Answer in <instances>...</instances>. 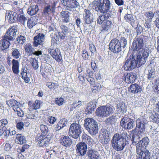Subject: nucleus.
<instances>
[{"label": "nucleus", "instance_id": "obj_53", "mask_svg": "<svg viewBox=\"0 0 159 159\" xmlns=\"http://www.w3.org/2000/svg\"><path fill=\"white\" fill-rule=\"evenodd\" d=\"M41 104V102L38 100H36L33 104L32 108L34 109H37L40 108Z\"/></svg>", "mask_w": 159, "mask_h": 159}, {"label": "nucleus", "instance_id": "obj_9", "mask_svg": "<svg viewBox=\"0 0 159 159\" xmlns=\"http://www.w3.org/2000/svg\"><path fill=\"white\" fill-rule=\"evenodd\" d=\"M17 33V25L11 26L7 30L4 35V38L9 41H13L15 39Z\"/></svg>", "mask_w": 159, "mask_h": 159}, {"label": "nucleus", "instance_id": "obj_62", "mask_svg": "<svg viewBox=\"0 0 159 159\" xmlns=\"http://www.w3.org/2000/svg\"><path fill=\"white\" fill-rule=\"evenodd\" d=\"M82 56L83 58L85 60L88 59L89 58V55L87 51L85 50L83 51Z\"/></svg>", "mask_w": 159, "mask_h": 159}, {"label": "nucleus", "instance_id": "obj_5", "mask_svg": "<svg viewBox=\"0 0 159 159\" xmlns=\"http://www.w3.org/2000/svg\"><path fill=\"white\" fill-rule=\"evenodd\" d=\"M149 54V50L147 48H143L135 55H134L135 59L137 61L139 66L144 64L147 60Z\"/></svg>", "mask_w": 159, "mask_h": 159}, {"label": "nucleus", "instance_id": "obj_32", "mask_svg": "<svg viewBox=\"0 0 159 159\" xmlns=\"http://www.w3.org/2000/svg\"><path fill=\"white\" fill-rule=\"evenodd\" d=\"M61 13L62 17L63 18V21L66 23L69 22L70 21L69 16L70 13L67 11H62Z\"/></svg>", "mask_w": 159, "mask_h": 159}, {"label": "nucleus", "instance_id": "obj_15", "mask_svg": "<svg viewBox=\"0 0 159 159\" xmlns=\"http://www.w3.org/2000/svg\"><path fill=\"white\" fill-rule=\"evenodd\" d=\"M48 52L52 57L57 61L59 62L62 59V57L61 53L60 50L58 48L49 49L48 50Z\"/></svg>", "mask_w": 159, "mask_h": 159}, {"label": "nucleus", "instance_id": "obj_49", "mask_svg": "<svg viewBox=\"0 0 159 159\" xmlns=\"http://www.w3.org/2000/svg\"><path fill=\"white\" fill-rule=\"evenodd\" d=\"M19 15L18 14L17 21L20 23L24 25L25 22L27 20V18L24 15H20V16H19Z\"/></svg>", "mask_w": 159, "mask_h": 159}, {"label": "nucleus", "instance_id": "obj_58", "mask_svg": "<svg viewBox=\"0 0 159 159\" xmlns=\"http://www.w3.org/2000/svg\"><path fill=\"white\" fill-rule=\"evenodd\" d=\"M56 120H57L55 118L52 116H49L48 119V122L52 124H54Z\"/></svg>", "mask_w": 159, "mask_h": 159}, {"label": "nucleus", "instance_id": "obj_41", "mask_svg": "<svg viewBox=\"0 0 159 159\" xmlns=\"http://www.w3.org/2000/svg\"><path fill=\"white\" fill-rule=\"evenodd\" d=\"M34 49L33 48L32 45L30 43H27L26 44L25 47V51L30 54V55H32V53L33 52Z\"/></svg>", "mask_w": 159, "mask_h": 159}, {"label": "nucleus", "instance_id": "obj_22", "mask_svg": "<svg viewBox=\"0 0 159 159\" xmlns=\"http://www.w3.org/2000/svg\"><path fill=\"white\" fill-rule=\"evenodd\" d=\"M137 78L136 74L134 72L127 74L125 77V82L128 84L134 82Z\"/></svg>", "mask_w": 159, "mask_h": 159}, {"label": "nucleus", "instance_id": "obj_25", "mask_svg": "<svg viewBox=\"0 0 159 159\" xmlns=\"http://www.w3.org/2000/svg\"><path fill=\"white\" fill-rule=\"evenodd\" d=\"M12 64V70L13 73L16 75L18 74L19 72V61L15 59H13L11 61Z\"/></svg>", "mask_w": 159, "mask_h": 159}, {"label": "nucleus", "instance_id": "obj_19", "mask_svg": "<svg viewBox=\"0 0 159 159\" xmlns=\"http://www.w3.org/2000/svg\"><path fill=\"white\" fill-rule=\"evenodd\" d=\"M84 21L85 23L89 24L93 21V16L91 12L88 9L84 10Z\"/></svg>", "mask_w": 159, "mask_h": 159}, {"label": "nucleus", "instance_id": "obj_55", "mask_svg": "<svg viewBox=\"0 0 159 159\" xmlns=\"http://www.w3.org/2000/svg\"><path fill=\"white\" fill-rule=\"evenodd\" d=\"M8 120L6 119H3L0 120V125L2 126V128L5 129L6 128L5 126L7 124Z\"/></svg>", "mask_w": 159, "mask_h": 159}, {"label": "nucleus", "instance_id": "obj_50", "mask_svg": "<svg viewBox=\"0 0 159 159\" xmlns=\"http://www.w3.org/2000/svg\"><path fill=\"white\" fill-rule=\"evenodd\" d=\"M67 120L66 119L64 118L61 120L58 123V126H60L61 128H63L66 126L67 124Z\"/></svg>", "mask_w": 159, "mask_h": 159}, {"label": "nucleus", "instance_id": "obj_44", "mask_svg": "<svg viewBox=\"0 0 159 159\" xmlns=\"http://www.w3.org/2000/svg\"><path fill=\"white\" fill-rule=\"evenodd\" d=\"M142 134H141L140 135L139 134H138V132L137 134H134L133 135L132 140V144H134V143L137 142L139 139H140V138L142 137Z\"/></svg>", "mask_w": 159, "mask_h": 159}, {"label": "nucleus", "instance_id": "obj_11", "mask_svg": "<svg viewBox=\"0 0 159 159\" xmlns=\"http://www.w3.org/2000/svg\"><path fill=\"white\" fill-rule=\"evenodd\" d=\"M143 39V36L141 35L134 39L132 45L134 51H138L142 48L144 46Z\"/></svg>", "mask_w": 159, "mask_h": 159}, {"label": "nucleus", "instance_id": "obj_10", "mask_svg": "<svg viewBox=\"0 0 159 159\" xmlns=\"http://www.w3.org/2000/svg\"><path fill=\"white\" fill-rule=\"evenodd\" d=\"M110 50L114 53H117L121 50L119 41L115 38L112 39L109 45Z\"/></svg>", "mask_w": 159, "mask_h": 159}, {"label": "nucleus", "instance_id": "obj_14", "mask_svg": "<svg viewBox=\"0 0 159 159\" xmlns=\"http://www.w3.org/2000/svg\"><path fill=\"white\" fill-rule=\"evenodd\" d=\"M19 11H16L15 12L8 11L6 14L5 19L7 20L10 23H12L17 21V17L18 16Z\"/></svg>", "mask_w": 159, "mask_h": 159}, {"label": "nucleus", "instance_id": "obj_38", "mask_svg": "<svg viewBox=\"0 0 159 159\" xmlns=\"http://www.w3.org/2000/svg\"><path fill=\"white\" fill-rule=\"evenodd\" d=\"M156 112L152 113L150 116V119L152 121L156 123H159V115Z\"/></svg>", "mask_w": 159, "mask_h": 159}, {"label": "nucleus", "instance_id": "obj_64", "mask_svg": "<svg viewBox=\"0 0 159 159\" xmlns=\"http://www.w3.org/2000/svg\"><path fill=\"white\" fill-rule=\"evenodd\" d=\"M72 4L73 6V9L75 8L80 7L79 3L76 0H72Z\"/></svg>", "mask_w": 159, "mask_h": 159}, {"label": "nucleus", "instance_id": "obj_6", "mask_svg": "<svg viewBox=\"0 0 159 159\" xmlns=\"http://www.w3.org/2000/svg\"><path fill=\"white\" fill-rule=\"evenodd\" d=\"M83 131V128L79 123L74 122L72 124L69 128V135L73 138L78 139Z\"/></svg>", "mask_w": 159, "mask_h": 159}, {"label": "nucleus", "instance_id": "obj_16", "mask_svg": "<svg viewBox=\"0 0 159 159\" xmlns=\"http://www.w3.org/2000/svg\"><path fill=\"white\" fill-rule=\"evenodd\" d=\"M57 3V1H55L53 0L50 1L49 5L46 6L44 8L43 11L44 14L48 15L54 12L55 8Z\"/></svg>", "mask_w": 159, "mask_h": 159}, {"label": "nucleus", "instance_id": "obj_59", "mask_svg": "<svg viewBox=\"0 0 159 159\" xmlns=\"http://www.w3.org/2000/svg\"><path fill=\"white\" fill-rule=\"evenodd\" d=\"M60 28L62 30V32L67 33L68 32L69 29L68 28L66 25H62L60 26Z\"/></svg>", "mask_w": 159, "mask_h": 159}, {"label": "nucleus", "instance_id": "obj_8", "mask_svg": "<svg viewBox=\"0 0 159 159\" xmlns=\"http://www.w3.org/2000/svg\"><path fill=\"white\" fill-rule=\"evenodd\" d=\"M137 62L133 55H130L126 59L124 62L123 68L126 70H131L134 69L137 66Z\"/></svg>", "mask_w": 159, "mask_h": 159}, {"label": "nucleus", "instance_id": "obj_17", "mask_svg": "<svg viewBox=\"0 0 159 159\" xmlns=\"http://www.w3.org/2000/svg\"><path fill=\"white\" fill-rule=\"evenodd\" d=\"M77 151L79 155L84 156L86 153L87 149V145L84 142L79 143L77 145Z\"/></svg>", "mask_w": 159, "mask_h": 159}, {"label": "nucleus", "instance_id": "obj_26", "mask_svg": "<svg viewBox=\"0 0 159 159\" xmlns=\"http://www.w3.org/2000/svg\"><path fill=\"white\" fill-rule=\"evenodd\" d=\"M39 10L38 6L37 5L30 6L28 9L27 13L30 16L36 14Z\"/></svg>", "mask_w": 159, "mask_h": 159}, {"label": "nucleus", "instance_id": "obj_52", "mask_svg": "<svg viewBox=\"0 0 159 159\" xmlns=\"http://www.w3.org/2000/svg\"><path fill=\"white\" fill-rule=\"evenodd\" d=\"M6 103L9 107H12L16 104V103L18 104V102L15 100L11 99L7 101Z\"/></svg>", "mask_w": 159, "mask_h": 159}, {"label": "nucleus", "instance_id": "obj_29", "mask_svg": "<svg viewBox=\"0 0 159 159\" xmlns=\"http://www.w3.org/2000/svg\"><path fill=\"white\" fill-rule=\"evenodd\" d=\"M102 26L103 30L107 31L111 28V22L109 20H105L102 23Z\"/></svg>", "mask_w": 159, "mask_h": 159}, {"label": "nucleus", "instance_id": "obj_37", "mask_svg": "<svg viewBox=\"0 0 159 159\" xmlns=\"http://www.w3.org/2000/svg\"><path fill=\"white\" fill-rule=\"evenodd\" d=\"M124 18L126 21L132 25L134 24L135 20L132 15L127 14Z\"/></svg>", "mask_w": 159, "mask_h": 159}, {"label": "nucleus", "instance_id": "obj_40", "mask_svg": "<svg viewBox=\"0 0 159 159\" xmlns=\"http://www.w3.org/2000/svg\"><path fill=\"white\" fill-rule=\"evenodd\" d=\"M30 62L31 66L34 69L36 70L38 69L39 66L38 65V60L35 58H31Z\"/></svg>", "mask_w": 159, "mask_h": 159}, {"label": "nucleus", "instance_id": "obj_20", "mask_svg": "<svg viewBox=\"0 0 159 159\" xmlns=\"http://www.w3.org/2000/svg\"><path fill=\"white\" fill-rule=\"evenodd\" d=\"M20 75L26 83H28L30 82V75L27 67H23L22 68Z\"/></svg>", "mask_w": 159, "mask_h": 159}, {"label": "nucleus", "instance_id": "obj_33", "mask_svg": "<svg viewBox=\"0 0 159 159\" xmlns=\"http://www.w3.org/2000/svg\"><path fill=\"white\" fill-rule=\"evenodd\" d=\"M157 76L156 72L153 69H151L148 70V79L149 80H152Z\"/></svg>", "mask_w": 159, "mask_h": 159}, {"label": "nucleus", "instance_id": "obj_7", "mask_svg": "<svg viewBox=\"0 0 159 159\" xmlns=\"http://www.w3.org/2000/svg\"><path fill=\"white\" fill-rule=\"evenodd\" d=\"M114 112L113 107L108 106H102L96 110L97 115L100 117H105L112 114Z\"/></svg>", "mask_w": 159, "mask_h": 159}, {"label": "nucleus", "instance_id": "obj_21", "mask_svg": "<svg viewBox=\"0 0 159 159\" xmlns=\"http://www.w3.org/2000/svg\"><path fill=\"white\" fill-rule=\"evenodd\" d=\"M36 140L38 142V145L39 146H46L50 142V139L46 137H45L44 136H37Z\"/></svg>", "mask_w": 159, "mask_h": 159}, {"label": "nucleus", "instance_id": "obj_35", "mask_svg": "<svg viewBox=\"0 0 159 159\" xmlns=\"http://www.w3.org/2000/svg\"><path fill=\"white\" fill-rule=\"evenodd\" d=\"M16 141L19 144H22L26 142L25 137L21 134H17L16 135Z\"/></svg>", "mask_w": 159, "mask_h": 159}, {"label": "nucleus", "instance_id": "obj_36", "mask_svg": "<svg viewBox=\"0 0 159 159\" xmlns=\"http://www.w3.org/2000/svg\"><path fill=\"white\" fill-rule=\"evenodd\" d=\"M116 116L113 115L106 119L105 122L106 124L112 125L116 122Z\"/></svg>", "mask_w": 159, "mask_h": 159}, {"label": "nucleus", "instance_id": "obj_46", "mask_svg": "<svg viewBox=\"0 0 159 159\" xmlns=\"http://www.w3.org/2000/svg\"><path fill=\"white\" fill-rule=\"evenodd\" d=\"M16 40L18 43L22 44L26 41V37L24 36L20 35L17 37Z\"/></svg>", "mask_w": 159, "mask_h": 159}, {"label": "nucleus", "instance_id": "obj_60", "mask_svg": "<svg viewBox=\"0 0 159 159\" xmlns=\"http://www.w3.org/2000/svg\"><path fill=\"white\" fill-rule=\"evenodd\" d=\"M155 83L154 87L155 89L158 91L159 94V78L155 80Z\"/></svg>", "mask_w": 159, "mask_h": 159}, {"label": "nucleus", "instance_id": "obj_42", "mask_svg": "<svg viewBox=\"0 0 159 159\" xmlns=\"http://www.w3.org/2000/svg\"><path fill=\"white\" fill-rule=\"evenodd\" d=\"M144 15L147 18V20H148L149 21H152V18L154 17L155 14L152 11H150L146 12Z\"/></svg>", "mask_w": 159, "mask_h": 159}, {"label": "nucleus", "instance_id": "obj_13", "mask_svg": "<svg viewBox=\"0 0 159 159\" xmlns=\"http://www.w3.org/2000/svg\"><path fill=\"white\" fill-rule=\"evenodd\" d=\"M136 128L139 129L138 131V134H144L145 132V127L148 122L145 119H138L136 121Z\"/></svg>", "mask_w": 159, "mask_h": 159}, {"label": "nucleus", "instance_id": "obj_30", "mask_svg": "<svg viewBox=\"0 0 159 159\" xmlns=\"http://www.w3.org/2000/svg\"><path fill=\"white\" fill-rule=\"evenodd\" d=\"M0 44L3 48L2 50H4L9 48L10 45V43L7 39L4 38V39H2L0 41Z\"/></svg>", "mask_w": 159, "mask_h": 159}, {"label": "nucleus", "instance_id": "obj_24", "mask_svg": "<svg viewBox=\"0 0 159 159\" xmlns=\"http://www.w3.org/2000/svg\"><path fill=\"white\" fill-rule=\"evenodd\" d=\"M61 1L66 9L70 11L73 10L72 0H61Z\"/></svg>", "mask_w": 159, "mask_h": 159}, {"label": "nucleus", "instance_id": "obj_56", "mask_svg": "<svg viewBox=\"0 0 159 159\" xmlns=\"http://www.w3.org/2000/svg\"><path fill=\"white\" fill-rule=\"evenodd\" d=\"M64 99L61 98H57L55 101L56 104L59 106L62 105L64 103Z\"/></svg>", "mask_w": 159, "mask_h": 159}, {"label": "nucleus", "instance_id": "obj_12", "mask_svg": "<svg viewBox=\"0 0 159 159\" xmlns=\"http://www.w3.org/2000/svg\"><path fill=\"white\" fill-rule=\"evenodd\" d=\"M45 39V36L43 33H39L37 36L34 38L33 46L34 47H39V48H42L43 42Z\"/></svg>", "mask_w": 159, "mask_h": 159}, {"label": "nucleus", "instance_id": "obj_34", "mask_svg": "<svg viewBox=\"0 0 159 159\" xmlns=\"http://www.w3.org/2000/svg\"><path fill=\"white\" fill-rule=\"evenodd\" d=\"M135 125V121L133 119H131L124 127L125 129L130 130L133 128Z\"/></svg>", "mask_w": 159, "mask_h": 159}, {"label": "nucleus", "instance_id": "obj_48", "mask_svg": "<svg viewBox=\"0 0 159 159\" xmlns=\"http://www.w3.org/2000/svg\"><path fill=\"white\" fill-rule=\"evenodd\" d=\"M119 41L120 46L121 48H124L126 46L127 44V41L125 37H121Z\"/></svg>", "mask_w": 159, "mask_h": 159}, {"label": "nucleus", "instance_id": "obj_57", "mask_svg": "<svg viewBox=\"0 0 159 159\" xmlns=\"http://www.w3.org/2000/svg\"><path fill=\"white\" fill-rule=\"evenodd\" d=\"M102 135L103 137L111 136V133L107 129H103L102 130Z\"/></svg>", "mask_w": 159, "mask_h": 159}, {"label": "nucleus", "instance_id": "obj_45", "mask_svg": "<svg viewBox=\"0 0 159 159\" xmlns=\"http://www.w3.org/2000/svg\"><path fill=\"white\" fill-rule=\"evenodd\" d=\"M40 129L42 133V134L43 136L46 135L48 132V127L45 125L43 124L40 125Z\"/></svg>", "mask_w": 159, "mask_h": 159}, {"label": "nucleus", "instance_id": "obj_28", "mask_svg": "<svg viewBox=\"0 0 159 159\" xmlns=\"http://www.w3.org/2000/svg\"><path fill=\"white\" fill-rule=\"evenodd\" d=\"M37 19L34 16L31 17L27 21V26L28 28L31 29L34 26L37 24Z\"/></svg>", "mask_w": 159, "mask_h": 159}, {"label": "nucleus", "instance_id": "obj_63", "mask_svg": "<svg viewBox=\"0 0 159 159\" xmlns=\"http://www.w3.org/2000/svg\"><path fill=\"white\" fill-rule=\"evenodd\" d=\"M24 124L22 122H20L17 124L16 127L17 129L20 130H22L23 129Z\"/></svg>", "mask_w": 159, "mask_h": 159}, {"label": "nucleus", "instance_id": "obj_3", "mask_svg": "<svg viewBox=\"0 0 159 159\" xmlns=\"http://www.w3.org/2000/svg\"><path fill=\"white\" fill-rule=\"evenodd\" d=\"M149 143V139L146 137L143 138L136 144L137 159H151V153L149 151L147 150H143L146 149Z\"/></svg>", "mask_w": 159, "mask_h": 159}, {"label": "nucleus", "instance_id": "obj_1", "mask_svg": "<svg viewBox=\"0 0 159 159\" xmlns=\"http://www.w3.org/2000/svg\"><path fill=\"white\" fill-rule=\"evenodd\" d=\"M93 2L95 11L103 14L99 16L97 21V23L100 25L105 20V18H108L112 15L111 11L110 10L111 2L109 0H98Z\"/></svg>", "mask_w": 159, "mask_h": 159}, {"label": "nucleus", "instance_id": "obj_4", "mask_svg": "<svg viewBox=\"0 0 159 159\" xmlns=\"http://www.w3.org/2000/svg\"><path fill=\"white\" fill-rule=\"evenodd\" d=\"M84 127L91 135H95L98 132L97 123L92 118H87L84 120Z\"/></svg>", "mask_w": 159, "mask_h": 159}, {"label": "nucleus", "instance_id": "obj_31", "mask_svg": "<svg viewBox=\"0 0 159 159\" xmlns=\"http://www.w3.org/2000/svg\"><path fill=\"white\" fill-rule=\"evenodd\" d=\"M11 50V55L14 58L17 59L21 57L20 51L16 48H12Z\"/></svg>", "mask_w": 159, "mask_h": 159}, {"label": "nucleus", "instance_id": "obj_27", "mask_svg": "<svg viewBox=\"0 0 159 159\" xmlns=\"http://www.w3.org/2000/svg\"><path fill=\"white\" fill-rule=\"evenodd\" d=\"M126 108L127 107L125 106V103L123 102H120L116 106L117 111L122 113H124L126 111Z\"/></svg>", "mask_w": 159, "mask_h": 159}, {"label": "nucleus", "instance_id": "obj_39", "mask_svg": "<svg viewBox=\"0 0 159 159\" xmlns=\"http://www.w3.org/2000/svg\"><path fill=\"white\" fill-rule=\"evenodd\" d=\"M46 85L51 89L55 90L58 87L59 85L57 83L48 82L46 83Z\"/></svg>", "mask_w": 159, "mask_h": 159}, {"label": "nucleus", "instance_id": "obj_61", "mask_svg": "<svg viewBox=\"0 0 159 159\" xmlns=\"http://www.w3.org/2000/svg\"><path fill=\"white\" fill-rule=\"evenodd\" d=\"M152 21H148L146 20V22L144 24V26L145 28L147 29H151L152 25Z\"/></svg>", "mask_w": 159, "mask_h": 159}, {"label": "nucleus", "instance_id": "obj_47", "mask_svg": "<svg viewBox=\"0 0 159 159\" xmlns=\"http://www.w3.org/2000/svg\"><path fill=\"white\" fill-rule=\"evenodd\" d=\"M96 108V105L93 102H90L88 104V110L90 113L92 112V111Z\"/></svg>", "mask_w": 159, "mask_h": 159}, {"label": "nucleus", "instance_id": "obj_23", "mask_svg": "<svg viewBox=\"0 0 159 159\" xmlns=\"http://www.w3.org/2000/svg\"><path fill=\"white\" fill-rule=\"evenodd\" d=\"M128 91L133 93H140L142 91V87L136 84H131L129 88Z\"/></svg>", "mask_w": 159, "mask_h": 159}, {"label": "nucleus", "instance_id": "obj_2", "mask_svg": "<svg viewBox=\"0 0 159 159\" xmlns=\"http://www.w3.org/2000/svg\"><path fill=\"white\" fill-rule=\"evenodd\" d=\"M128 134L126 132L124 131L121 134L116 133L114 134L111 140L112 148L117 151L122 150L125 146L128 144L127 140Z\"/></svg>", "mask_w": 159, "mask_h": 159}, {"label": "nucleus", "instance_id": "obj_18", "mask_svg": "<svg viewBox=\"0 0 159 159\" xmlns=\"http://www.w3.org/2000/svg\"><path fill=\"white\" fill-rule=\"evenodd\" d=\"M59 141L60 143L66 147H69L72 144V140L68 136L61 135L60 136Z\"/></svg>", "mask_w": 159, "mask_h": 159}, {"label": "nucleus", "instance_id": "obj_54", "mask_svg": "<svg viewBox=\"0 0 159 159\" xmlns=\"http://www.w3.org/2000/svg\"><path fill=\"white\" fill-rule=\"evenodd\" d=\"M29 146L28 144H25L22 147L17 149V152H25L26 149L29 148Z\"/></svg>", "mask_w": 159, "mask_h": 159}, {"label": "nucleus", "instance_id": "obj_51", "mask_svg": "<svg viewBox=\"0 0 159 159\" xmlns=\"http://www.w3.org/2000/svg\"><path fill=\"white\" fill-rule=\"evenodd\" d=\"M84 104V102L80 101H75L72 105V107L75 108H79Z\"/></svg>", "mask_w": 159, "mask_h": 159}, {"label": "nucleus", "instance_id": "obj_43", "mask_svg": "<svg viewBox=\"0 0 159 159\" xmlns=\"http://www.w3.org/2000/svg\"><path fill=\"white\" fill-rule=\"evenodd\" d=\"M131 119L129 118L127 116H125L123 118H122L120 121V125L121 126L123 127L126 124V123L128 122Z\"/></svg>", "mask_w": 159, "mask_h": 159}]
</instances>
